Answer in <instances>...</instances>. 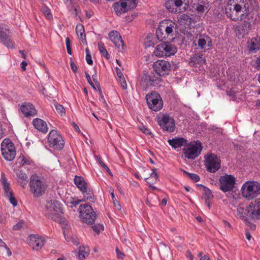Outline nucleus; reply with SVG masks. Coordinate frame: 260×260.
<instances>
[{"label": "nucleus", "mask_w": 260, "mask_h": 260, "mask_svg": "<svg viewBox=\"0 0 260 260\" xmlns=\"http://www.w3.org/2000/svg\"><path fill=\"white\" fill-rule=\"evenodd\" d=\"M30 191L36 198L42 196L47 190L48 185L45 180L38 176L32 174L29 181Z\"/></svg>", "instance_id": "obj_1"}, {"label": "nucleus", "mask_w": 260, "mask_h": 260, "mask_svg": "<svg viewBox=\"0 0 260 260\" xmlns=\"http://www.w3.org/2000/svg\"><path fill=\"white\" fill-rule=\"evenodd\" d=\"M62 205L57 200L48 201L45 206V215L54 221H59L63 214Z\"/></svg>", "instance_id": "obj_2"}, {"label": "nucleus", "mask_w": 260, "mask_h": 260, "mask_svg": "<svg viewBox=\"0 0 260 260\" xmlns=\"http://www.w3.org/2000/svg\"><path fill=\"white\" fill-rule=\"evenodd\" d=\"M242 196L250 200L260 194V183L255 181H246L241 188Z\"/></svg>", "instance_id": "obj_3"}, {"label": "nucleus", "mask_w": 260, "mask_h": 260, "mask_svg": "<svg viewBox=\"0 0 260 260\" xmlns=\"http://www.w3.org/2000/svg\"><path fill=\"white\" fill-rule=\"evenodd\" d=\"M80 217L82 221L88 224H93L96 214L92 207L88 204L81 205L79 208Z\"/></svg>", "instance_id": "obj_4"}, {"label": "nucleus", "mask_w": 260, "mask_h": 260, "mask_svg": "<svg viewBox=\"0 0 260 260\" xmlns=\"http://www.w3.org/2000/svg\"><path fill=\"white\" fill-rule=\"evenodd\" d=\"M1 149L4 158L8 161L13 160L16 156V148L12 141L5 139L1 143Z\"/></svg>", "instance_id": "obj_5"}, {"label": "nucleus", "mask_w": 260, "mask_h": 260, "mask_svg": "<svg viewBox=\"0 0 260 260\" xmlns=\"http://www.w3.org/2000/svg\"><path fill=\"white\" fill-rule=\"evenodd\" d=\"M49 146L54 150H60L64 146V140L61 135L55 129H52L48 135Z\"/></svg>", "instance_id": "obj_6"}, {"label": "nucleus", "mask_w": 260, "mask_h": 260, "mask_svg": "<svg viewBox=\"0 0 260 260\" xmlns=\"http://www.w3.org/2000/svg\"><path fill=\"white\" fill-rule=\"evenodd\" d=\"M176 52L177 48L174 45L164 42L156 46L153 53L156 56L164 57L173 55Z\"/></svg>", "instance_id": "obj_7"}, {"label": "nucleus", "mask_w": 260, "mask_h": 260, "mask_svg": "<svg viewBox=\"0 0 260 260\" xmlns=\"http://www.w3.org/2000/svg\"><path fill=\"white\" fill-rule=\"evenodd\" d=\"M146 100L148 107L154 111L160 110L163 107V102L160 94L153 91L146 95Z\"/></svg>", "instance_id": "obj_8"}, {"label": "nucleus", "mask_w": 260, "mask_h": 260, "mask_svg": "<svg viewBox=\"0 0 260 260\" xmlns=\"http://www.w3.org/2000/svg\"><path fill=\"white\" fill-rule=\"evenodd\" d=\"M189 0H167L166 9L171 13H180L186 10Z\"/></svg>", "instance_id": "obj_9"}, {"label": "nucleus", "mask_w": 260, "mask_h": 260, "mask_svg": "<svg viewBox=\"0 0 260 260\" xmlns=\"http://www.w3.org/2000/svg\"><path fill=\"white\" fill-rule=\"evenodd\" d=\"M157 123L163 132L172 133L175 131V120L173 117L167 114L157 117Z\"/></svg>", "instance_id": "obj_10"}, {"label": "nucleus", "mask_w": 260, "mask_h": 260, "mask_svg": "<svg viewBox=\"0 0 260 260\" xmlns=\"http://www.w3.org/2000/svg\"><path fill=\"white\" fill-rule=\"evenodd\" d=\"M250 8L248 11H245L242 13L241 20L246 19L245 21L251 23H255L258 15L257 3L255 0H250L249 3Z\"/></svg>", "instance_id": "obj_11"}, {"label": "nucleus", "mask_w": 260, "mask_h": 260, "mask_svg": "<svg viewBox=\"0 0 260 260\" xmlns=\"http://www.w3.org/2000/svg\"><path fill=\"white\" fill-rule=\"evenodd\" d=\"M153 68L156 74L160 77H165L170 74L172 66L168 61L158 60L153 63Z\"/></svg>", "instance_id": "obj_12"}, {"label": "nucleus", "mask_w": 260, "mask_h": 260, "mask_svg": "<svg viewBox=\"0 0 260 260\" xmlns=\"http://www.w3.org/2000/svg\"><path fill=\"white\" fill-rule=\"evenodd\" d=\"M236 182V178L232 175L225 174L219 179L220 189L223 192L233 190Z\"/></svg>", "instance_id": "obj_13"}, {"label": "nucleus", "mask_w": 260, "mask_h": 260, "mask_svg": "<svg viewBox=\"0 0 260 260\" xmlns=\"http://www.w3.org/2000/svg\"><path fill=\"white\" fill-rule=\"evenodd\" d=\"M155 74L153 72L145 74L142 78L141 85L146 87L158 85L161 81V79L158 75Z\"/></svg>", "instance_id": "obj_14"}, {"label": "nucleus", "mask_w": 260, "mask_h": 260, "mask_svg": "<svg viewBox=\"0 0 260 260\" xmlns=\"http://www.w3.org/2000/svg\"><path fill=\"white\" fill-rule=\"evenodd\" d=\"M205 162L207 170L211 173L216 172L220 168V160L214 154L207 156Z\"/></svg>", "instance_id": "obj_15"}, {"label": "nucleus", "mask_w": 260, "mask_h": 260, "mask_svg": "<svg viewBox=\"0 0 260 260\" xmlns=\"http://www.w3.org/2000/svg\"><path fill=\"white\" fill-rule=\"evenodd\" d=\"M202 146L201 143L189 145L187 148L183 149L184 157L193 159L197 157L201 153Z\"/></svg>", "instance_id": "obj_16"}, {"label": "nucleus", "mask_w": 260, "mask_h": 260, "mask_svg": "<svg viewBox=\"0 0 260 260\" xmlns=\"http://www.w3.org/2000/svg\"><path fill=\"white\" fill-rule=\"evenodd\" d=\"M1 181L3 186L5 196L8 198L10 202L13 206H16L17 205V201L13 195V191L10 188V183L7 181V179L5 177L4 173H2L1 174Z\"/></svg>", "instance_id": "obj_17"}, {"label": "nucleus", "mask_w": 260, "mask_h": 260, "mask_svg": "<svg viewBox=\"0 0 260 260\" xmlns=\"http://www.w3.org/2000/svg\"><path fill=\"white\" fill-rule=\"evenodd\" d=\"M160 23V27H162L165 31L166 35L173 37L176 36L178 31V25L175 22L167 19L163 20Z\"/></svg>", "instance_id": "obj_18"}, {"label": "nucleus", "mask_w": 260, "mask_h": 260, "mask_svg": "<svg viewBox=\"0 0 260 260\" xmlns=\"http://www.w3.org/2000/svg\"><path fill=\"white\" fill-rule=\"evenodd\" d=\"M191 7L193 11L200 16L208 11L209 4L207 0H192Z\"/></svg>", "instance_id": "obj_19"}, {"label": "nucleus", "mask_w": 260, "mask_h": 260, "mask_svg": "<svg viewBox=\"0 0 260 260\" xmlns=\"http://www.w3.org/2000/svg\"><path fill=\"white\" fill-rule=\"evenodd\" d=\"M10 30L3 25H0V40L7 47L12 48L14 42L10 36Z\"/></svg>", "instance_id": "obj_20"}, {"label": "nucleus", "mask_w": 260, "mask_h": 260, "mask_svg": "<svg viewBox=\"0 0 260 260\" xmlns=\"http://www.w3.org/2000/svg\"><path fill=\"white\" fill-rule=\"evenodd\" d=\"M250 2V0H244L242 2H240L239 4H235L234 6H232L233 7V13H235V15H237L238 16V20H241V16H242V13L240 14L243 10H244L243 12L245 11H248L249 8H250L249 3Z\"/></svg>", "instance_id": "obj_21"}, {"label": "nucleus", "mask_w": 260, "mask_h": 260, "mask_svg": "<svg viewBox=\"0 0 260 260\" xmlns=\"http://www.w3.org/2000/svg\"><path fill=\"white\" fill-rule=\"evenodd\" d=\"M251 212V219L253 221L260 220V198L252 201L249 203Z\"/></svg>", "instance_id": "obj_22"}, {"label": "nucleus", "mask_w": 260, "mask_h": 260, "mask_svg": "<svg viewBox=\"0 0 260 260\" xmlns=\"http://www.w3.org/2000/svg\"><path fill=\"white\" fill-rule=\"evenodd\" d=\"M45 242L43 237L35 235L30 236L28 244L33 250H39L42 248Z\"/></svg>", "instance_id": "obj_23"}, {"label": "nucleus", "mask_w": 260, "mask_h": 260, "mask_svg": "<svg viewBox=\"0 0 260 260\" xmlns=\"http://www.w3.org/2000/svg\"><path fill=\"white\" fill-rule=\"evenodd\" d=\"M198 46L200 49L204 50V51L206 50V47H208L209 48L207 50H208L209 49V48L213 46L212 40L211 37L207 34H200L199 35Z\"/></svg>", "instance_id": "obj_24"}, {"label": "nucleus", "mask_w": 260, "mask_h": 260, "mask_svg": "<svg viewBox=\"0 0 260 260\" xmlns=\"http://www.w3.org/2000/svg\"><path fill=\"white\" fill-rule=\"evenodd\" d=\"M21 112L26 117H34L37 111L33 104L30 103L25 102L22 104L20 107Z\"/></svg>", "instance_id": "obj_25"}, {"label": "nucleus", "mask_w": 260, "mask_h": 260, "mask_svg": "<svg viewBox=\"0 0 260 260\" xmlns=\"http://www.w3.org/2000/svg\"><path fill=\"white\" fill-rule=\"evenodd\" d=\"M110 40L115 44V45L120 49L121 47L122 49H124V43L119 33L116 30H112L109 33Z\"/></svg>", "instance_id": "obj_26"}, {"label": "nucleus", "mask_w": 260, "mask_h": 260, "mask_svg": "<svg viewBox=\"0 0 260 260\" xmlns=\"http://www.w3.org/2000/svg\"><path fill=\"white\" fill-rule=\"evenodd\" d=\"M237 210L238 215L244 221L249 218L251 219V212L252 210L249 207V204L245 206L239 205L237 207Z\"/></svg>", "instance_id": "obj_27"}, {"label": "nucleus", "mask_w": 260, "mask_h": 260, "mask_svg": "<svg viewBox=\"0 0 260 260\" xmlns=\"http://www.w3.org/2000/svg\"><path fill=\"white\" fill-rule=\"evenodd\" d=\"M125 5L126 4H124L122 0H120L114 3L112 8L117 15H120L128 12Z\"/></svg>", "instance_id": "obj_28"}, {"label": "nucleus", "mask_w": 260, "mask_h": 260, "mask_svg": "<svg viewBox=\"0 0 260 260\" xmlns=\"http://www.w3.org/2000/svg\"><path fill=\"white\" fill-rule=\"evenodd\" d=\"M81 191L83 194V200L84 201L87 200L92 203L95 201L96 198L94 195L93 189L88 185L85 187L84 189L81 190Z\"/></svg>", "instance_id": "obj_29"}, {"label": "nucleus", "mask_w": 260, "mask_h": 260, "mask_svg": "<svg viewBox=\"0 0 260 260\" xmlns=\"http://www.w3.org/2000/svg\"><path fill=\"white\" fill-rule=\"evenodd\" d=\"M32 124L36 129L43 133H46L48 132V128L46 122L41 119H34L32 120Z\"/></svg>", "instance_id": "obj_30"}, {"label": "nucleus", "mask_w": 260, "mask_h": 260, "mask_svg": "<svg viewBox=\"0 0 260 260\" xmlns=\"http://www.w3.org/2000/svg\"><path fill=\"white\" fill-rule=\"evenodd\" d=\"M205 62L206 59L202 54L196 53L190 58L189 63L191 66L196 67L197 65H203Z\"/></svg>", "instance_id": "obj_31"}, {"label": "nucleus", "mask_w": 260, "mask_h": 260, "mask_svg": "<svg viewBox=\"0 0 260 260\" xmlns=\"http://www.w3.org/2000/svg\"><path fill=\"white\" fill-rule=\"evenodd\" d=\"M168 142L169 145L171 146L172 148L176 149L177 148H180L185 144L187 140L182 137H176L172 139L169 140Z\"/></svg>", "instance_id": "obj_32"}, {"label": "nucleus", "mask_w": 260, "mask_h": 260, "mask_svg": "<svg viewBox=\"0 0 260 260\" xmlns=\"http://www.w3.org/2000/svg\"><path fill=\"white\" fill-rule=\"evenodd\" d=\"M90 250L87 246H80L75 252L76 255L80 260H84L89 254Z\"/></svg>", "instance_id": "obj_33"}, {"label": "nucleus", "mask_w": 260, "mask_h": 260, "mask_svg": "<svg viewBox=\"0 0 260 260\" xmlns=\"http://www.w3.org/2000/svg\"><path fill=\"white\" fill-rule=\"evenodd\" d=\"M17 182L23 188H25L28 182V176L23 171H19L16 174Z\"/></svg>", "instance_id": "obj_34"}, {"label": "nucleus", "mask_w": 260, "mask_h": 260, "mask_svg": "<svg viewBox=\"0 0 260 260\" xmlns=\"http://www.w3.org/2000/svg\"><path fill=\"white\" fill-rule=\"evenodd\" d=\"M197 186L200 191L203 192L205 201L212 200L213 199L214 196L210 189L201 184H197Z\"/></svg>", "instance_id": "obj_35"}, {"label": "nucleus", "mask_w": 260, "mask_h": 260, "mask_svg": "<svg viewBox=\"0 0 260 260\" xmlns=\"http://www.w3.org/2000/svg\"><path fill=\"white\" fill-rule=\"evenodd\" d=\"M250 52H255L260 49V37H256L251 40L248 46Z\"/></svg>", "instance_id": "obj_36"}, {"label": "nucleus", "mask_w": 260, "mask_h": 260, "mask_svg": "<svg viewBox=\"0 0 260 260\" xmlns=\"http://www.w3.org/2000/svg\"><path fill=\"white\" fill-rule=\"evenodd\" d=\"M74 183L80 191L84 189L85 187L88 185L84 178L81 176H75Z\"/></svg>", "instance_id": "obj_37"}, {"label": "nucleus", "mask_w": 260, "mask_h": 260, "mask_svg": "<svg viewBox=\"0 0 260 260\" xmlns=\"http://www.w3.org/2000/svg\"><path fill=\"white\" fill-rule=\"evenodd\" d=\"M164 31L163 27H160V23H159L155 31L156 38L159 42H164L166 40L167 35H166V33H164Z\"/></svg>", "instance_id": "obj_38"}, {"label": "nucleus", "mask_w": 260, "mask_h": 260, "mask_svg": "<svg viewBox=\"0 0 260 260\" xmlns=\"http://www.w3.org/2000/svg\"><path fill=\"white\" fill-rule=\"evenodd\" d=\"M151 170L152 172L151 173L150 176L145 178L144 179L145 182L149 184H153L155 182L158 178V174L156 172V169L152 168Z\"/></svg>", "instance_id": "obj_39"}, {"label": "nucleus", "mask_w": 260, "mask_h": 260, "mask_svg": "<svg viewBox=\"0 0 260 260\" xmlns=\"http://www.w3.org/2000/svg\"><path fill=\"white\" fill-rule=\"evenodd\" d=\"M233 7L232 5H228L225 8V13L226 16L231 20L235 21L238 20V16L235 15V13H232Z\"/></svg>", "instance_id": "obj_40"}, {"label": "nucleus", "mask_w": 260, "mask_h": 260, "mask_svg": "<svg viewBox=\"0 0 260 260\" xmlns=\"http://www.w3.org/2000/svg\"><path fill=\"white\" fill-rule=\"evenodd\" d=\"M251 29V24L249 22L244 21V22L242 23L239 26V31H242L240 33L248 34Z\"/></svg>", "instance_id": "obj_41"}, {"label": "nucleus", "mask_w": 260, "mask_h": 260, "mask_svg": "<svg viewBox=\"0 0 260 260\" xmlns=\"http://www.w3.org/2000/svg\"><path fill=\"white\" fill-rule=\"evenodd\" d=\"M98 46L99 50L102 55L104 56L106 59H109L110 57V55L105 48L104 44L102 42L100 41L98 43Z\"/></svg>", "instance_id": "obj_42"}, {"label": "nucleus", "mask_w": 260, "mask_h": 260, "mask_svg": "<svg viewBox=\"0 0 260 260\" xmlns=\"http://www.w3.org/2000/svg\"><path fill=\"white\" fill-rule=\"evenodd\" d=\"M122 1L126 4L128 11L135 9L138 3V0H122Z\"/></svg>", "instance_id": "obj_43"}, {"label": "nucleus", "mask_w": 260, "mask_h": 260, "mask_svg": "<svg viewBox=\"0 0 260 260\" xmlns=\"http://www.w3.org/2000/svg\"><path fill=\"white\" fill-rule=\"evenodd\" d=\"M19 160V163L21 166H23L24 165H31L33 164V161L29 158H26L24 155H20L18 158Z\"/></svg>", "instance_id": "obj_44"}, {"label": "nucleus", "mask_w": 260, "mask_h": 260, "mask_svg": "<svg viewBox=\"0 0 260 260\" xmlns=\"http://www.w3.org/2000/svg\"><path fill=\"white\" fill-rule=\"evenodd\" d=\"M181 171L183 172L184 175L188 176L194 182H197L200 181V177L198 175L194 173H189L183 169H181Z\"/></svg>", "instance_id": "obj_45"}, {"label": "nucleus", "mask_w": 260, "mask_h": 260, "mask_svg": "<svg viewBox=\"0 0 260 260\" xmlns=\"http://www.w3.org/2000/svg\"><path fill=\"white\" fill-rule=\"evenodd\" d=\"M54 107L56 109V112L60 116H64L66 115V111L64 107L60 104L55 103L54 104Z\"/></svg>", "instance_id": "obj_46"}, {"label": "nucleus", "mask_w": 260, "mask_h": 260, "mask_svg": "<svg viewBox=\"0 0 260 260\" xmlns=\"http://www.w3.org/2000/svg\"><path fill=\"white\" fill-rule=\"evenodd\" d=\"M41 10L48 19H51L52 18V15L51 13V11L47 6L46 5L43 6Z\"/></svg>", "instance_id": "obj_47"}, {"label": "nucleus", "mask_w": 260, "mask_h": 260, "mask_svg": "<svg viewBox=\"0 0 260 260\" xmlns=\"http://www.w3.org/2000/svg\"><path fill=\"white\" fill-rule=\"evenodd\" d=\"M98 91L99 92V94H100L99 101L102 102L103 103V104H104V105L106 108H108L109 107L108 105L107 104V103L104 98V96L103 93L102 92V90L101 87H98Z\"/></svg>", "instance_id": "obj_48"}, {"label": "nucleus", "mask_w": 260, "mask_h": 260, "mask_svg": "<svg viewBox=\"0 0 260 260\" xmlns=\"http://www.w3.org/2000/svg\"><path fill=\"white\" fill-rule=\"evenodd\" d=\"M110 194H111V196L112 197V200H113V204H114V205L115 206V208H116L118 210H120L121 209V206L119 204L118 202L116 200L115 197V196H114V191L113 190H110Z\"/></svg>", "instance_id": "obj_49"}, {"label": "nucleus", "mask_w": 260, "mask_h": 260, "mask_svg": "<svg viewBox=\"0 0 260 260\" xmlns=\"http://www.w3.org/2000/svg\"><path fill=\"white\" fill-rule=\"evenodd\" d=\"M86 52V60L87 63L89 65H92L93 64V60L92 59L91 56L90 54L89 50L88 48H86L85 49Z\"/></svg>", "instance_id": "obj_50"}, {"label": "nucleus", "mask_w": 260, "mask_h": 260, "mask_svg": "<svg viewBox=\"0 0 260 260\" xmlns=\"http://www.w3.org/2000/svg\"><path fill=\"white\" fill-rule=\"evenodd\" d=\"M180 18L181 20L186 21V24H190L193 21V18L192 17L188 15L185 14L182 15Z\"/></svg>", "instance_id": "obj_51"}, {"label": "nucleus", "mask_w": 260, "mask_h": 260, "mask_svg": "<svg viewBox=\"0 0 260 260\" xmlns=\"http://www.w3.org/2000/svg\"><path fill=\"white\" fill-rule=\"evenodd\" d=\"M24 222L23 220L19 221L17 223L14 225L13 226V230L14 231L20 230L24 225Z\"/></svg>", "instance_id": "obj_52"}, {"label": "nucleus", "mask_w": 260, "mask_h": 260, "mask_svg": "<svg viewBox=\"0 0 260 260\" xmlns=\"http://www.w3.org/2000/svg\"><path fill=\"white\" fill-rule=\"evenodd\" d=\"M91 228L94 232L99 234L100 233V230L104 229V226L103 224H95L92 226Z\"/></svg>", "instance_id": "obj_53"}, {"label": "nucleus", "mask_w": 260, "mask_h": 260, "mask_svg": "<svg viewBox=\"0 0 260 260\" xmlns=\"http://www.w3.org/2000/svg\"><path fill=\"white\" fill-rule=\"evenodd\" d=\"M251 220H252L250 218H249L246 220L244 221V222L245 224L249 226L251 230H255L256 229V225L251 222Z\"/></svg>", "instance_id": "obj_54"}, {"label": "nucleus", "mask_w": 260, "mask_h": 260, "mask_svg": "<svg viewBox=\"0 0 260 260\" xmlns=\"http://www.w3.org/2000/svg\"><path fill=\"white\" fill-rule=\"evenodd\" d=\"M66 43L68 53L70 55H72V51L71 50V45L69 38L67 37L66 38Z\"/></svg>", "instance_id": "obj_55"}, {"label": "nucleus", "mask_w": 260, "mask_h": 260, "mask_svg": "<svg viewBox=\"0 0 260 260\" xmlns=\"http://www.w3.org/2000/svg\"><path fill=\"white\" fill-rule=\"evenodd\" d=\"M85 77L86 78V79H87L89 84L93 88V89L94 90H96V87L94 85L93 82H92L91 77H90V76L89 75V74L87 72H85Z\"/></svg>", "instance_id": "obj_56"}, {"label": "nucleus", "mask_w": 260, "mask_h": 260, "mask_svg": "<svg viewBox=\"0 0 260 260\" xmlns=\"http://www.w3.org/2000/svg\"><path fill=\"white\" fill-rule=\"evenodd\" d=\"M140 129L146 135H152V133L151 132L150 130L144 125L141 126Z\"/></svg>", "instance_id": "obj_57"}, {"label": "nucleus", "mask_w": 260, "mask_h": 260, "mask_svg": "<svg viewBox=\"0 0 260 260\" xmlns=\"http://www.w3.org/2000/svg\"><path fill=\"white\" fill-rule=\"evenodd\" d=\"M94 70L95 71V73L94 74L92 75V78L93 81L95 83L97 87H100V84L98 80V76H97V74H96V71L95 67L94 68Z\"/></svg>", "instance_id": "obj_58"}, {"label": "nucleus", "mask_w": 260, "mask_h": 260, "mask_svg": "<svg viewBox=\"0 0 260 260\" xmlns=\"http://www.w3.org/2000/svg\"><path fill=\"white\" fill-rule=\"evenodd\" d=\"M82 31H85L83 25L81 24H77L76 27L77 35L79 36V33L82 32Z\"/></svg>", "instance_id": "obj_59"}, {"label": "nucleus", "mask_w": 260, "mask_h": 260, "mask_svg": "<svg viewBox=\"0 0 260 260\" xmlns=\"http://www.w3.org/2000/svg\"><path fill=\"white\" fill-rule=\"evenodd\" d=\"M70 59H71V62H70L71 68L72 71L74 73H76L77 72L78 67H77V65L72 61V59L71 58H70Z\"/></svg>", "instance_id": "obj_60"}, {"label": "nucleus", "mask_w": 260, "mask_h": 260, "mask_svg": "<svg viewBox=\"0 0 260 260\" xmlns=\"http://www.w3.org/2000/svg\"><path fill=\"white\" fill-rule=\"evenodd\" d=\"M78 36L82 40V42H83V43H84V44L87 43L85 31H82V32H81L80 33H79V36Z\"/></svg>", "instance_id": "obj_61"}, {"label": "nucleus", "mask_w": 260, "mask_h": 260, "mask_svg": "<svg viewBox=\"0 0 260 260\" xmlns=\"http://www.w3.org/2000/svg\"><path fill=\"white\" fill-rule=\"evenodd\" d=\"M116 252L117 257L118 258H119V259H123L124 258V257L125 256L123 252H121L118 248H116Z\"/></svg>", "instance_id": "obj_62"}, {"label": "nucleus", "mask_w": 260, "mask_h": 260, "mask_svg": "<svg viewBox=\"0 0 260 260\" xmlns=\"http://www.w3.org/2000/svg\"><path fill=\"white\" fill-rule=\"evenodd\" d=\"M115 70L116 71L117 75L118 77L119 80L123 79L124 76L119 68L118 67L115 68Z\"/></svg>", "instance_id": "obj_63"}, {"label": "nucleus", "mask_w": 260, "mask_h": 260, "mask_svg": "<svg viewBox=\"0 0 260 260\" xmlns=\"http://www.w3.org/2000/svg\"><path fill=\"white\" fill-rule=\"evenodd\" d=\"M227 95L232 97V98H236V92L232 90H229L226 91Z\"/></svg>", "instance_id": "obj_64"}]
</instances>
